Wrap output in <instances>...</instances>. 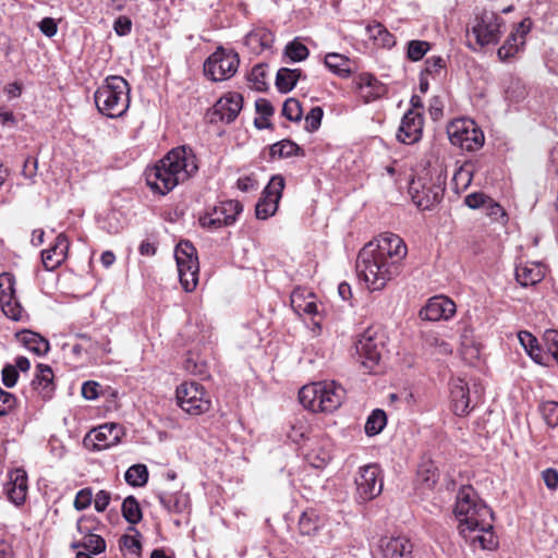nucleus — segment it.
I'll return each mask as SVG.
<instances>
[{
    "label": "nucleus",
    "mask_w": 558,
    "mask_h": 558,
    "mask_svg": "<svg viewBox=\"0 0 558 558\" xmlns=\"http://www.w3.org/2000/svg\"><path fill=\"white\" fill-rule=\"evenodd\" d=\"M407 254L404 241L398 234L385 232L360 251L356 270L368 289L381 290L399 274L401 262Z\"/></svg>",
    "instance_id": "1"
},
{
    "label": "nucleus",
    "mask_w": 558,
    "mask_h": 558,
    "mask_svg": "<svg viewBox=\"0 0 558 558\" xmlns=\"http://www.w3.org/2000/svg\"><path fill=\"white\" fill-rule=\"evenodd\" d=\"M462 537L474 548L494 550L498 539L494 533V512L470 486H462L456 497L453 510Z\"/></svg>",
    "instance_id": "2"
},
{
    "label": "nucleus",
    "mask_w": 558,
    "mask_h": 558,
    "mask_svg": "<svg viewBox=\"0 0 558 558\" xmlns=\"http://www.w3.org/2000/svg\"><path fill=\"white\" fill-rule=\"evenodd\" d=\"M197 170V160L192 148L175 147L154 167L146 170V183L154 192L166 195L177 185L189 180Z\"/></svg>",
    "instance_id": "3"
},
{
    "label": "nucleus",
    "mask_w": 558,
    "mask_h": 558,
    "mask_svg": "<svg viewBox=\"0 0 558 558\" xmlns=\"http://www.w3.org/2000/svg\"><path fill=\"white\" fill-rule=\"evenodd\" d=\"M131 87L125 78L111 75L104 80L94 94L98 111L110 119L123 117L130 107Z\"/></svg>",
    "instance_id": "4"
},
{
    "label": "nucleus",
    "mask_w": 558,
    "mask_h": 558,
    "mask_svg": "<svg viewBox=\"0 0 558 558\" xmlns=\"http://www.w3.org/2000/svg\"><path fill=\"white\" fill-rule=\"evenodd\" d=\"M344 398V388L336 381L312 383L299 391L300 403L314 413H332L341 407Z\"/></svg>",
    "instance_id": "5"
},
{
    "label": "nucleus",
    "mask_w": 558,
    "mask_h": 558,
    "mask_svg": "<svg viewBox=\"0 0 558 558\" xmlns=\"http://www.w3.org/2000/svg\"><path fill=\"white\" fill-rule=\"evenodd\" d=\"M385 350V336L376 327L365 329L355 341V351L365 372L373 373Z\"/></svg>",
    "instance_id": "6"
},
{
    "label": "nucleus",
    "mask_w": 558,
    "mask_h": 558,
    "mask_svg": "<svg viewBox=\"0 0 558 558\" xmlns=\"http://www.w3.org/2000/svg\"><path fill=\"white\" fill-rule=\"evenodd\" d=\"M174 258L182 288L186 292L194 291L198 283L199 272L196 248L190 241H181L175 246Z\"/></svg>",
    "instance_id": "7"
},
{
    "label": "nucleus",
    "mask_w": 558,
    "mask_h": 558,
    "mask_svg": "<svg viewBox=\"0 0 558 558\" xmlns=\"http://www.w3.org/2000/svg\"><path fill=\"white\" fill-rule=\"evenodd\" d=\"M448 137L453 146L466 151L478 150L485 142L481 128L471 119H456L447 128Z\"/></svg>",
    "instance_id": "8"
},
{
    "label": "nucleus",
    "mask_w": 558,
    "mask_h": 558,
    "mask_svg": "<svg viewBox=\"0 0 558 558\" xmlns=\"http://www.w3.org/2000/svg\"><path fill=\"white\" fill-rule=\"evenodd\" d=\"M179 407L190 415L209 411L211 401L204 387L196 381L182 383L175 390Z\"/></svg>",
    "instance_id": "9"
},
{
    "label": "nucleus",
    "mask_w": 558,
    "mask_h": 558,
    "mask_svg": "<svg viewBox=\"0 0 558 558\" xmlns=\"http://www.w3.org/2000/svg\"><path fill=\"white\" fill-rule=\"evenodd\" d=\"M502 20L493 11L483 10L475 14L468 32L474 36L476 45H495L500 39Z\"/></svg>",
    "instance_id": "10"
},
{
    "label": "nucleus",
    "mask_w": 558,
    "mask_h": 558,
    "mask_svg": "<svg viewBox=\"0 0 558 558\" xmlns=\"http://www.w3.org/2000/svg\"><path fill=\"white\" fill-rule=\"evenodd\" d=\"M239 54L233 50L219 47L204 63V72L215 82L232 77L239 68Z\"/></svg>",
    "instance_id": "11"
},
{
    "label": "nucleus",
    "mask_w": 558,
    "mask_h": 558,
    "mask_svg": "<svg viewBox=\"0 0 558 558\" xmlns=\"http://www.w3.org/2000/svg\"><path fill=\"white\" fill-rule=\"evenodd\" d=\"M381 469L378 464L372 463L359 469L355 476V499L359 504H365L375 499L383 490Z\"/></svg>",
    "instance_id": "12"
},
{
    "label": "nucleus",
    "mask_w": 558,
    "mask_h": 558,
    "mask_svg": "<svg viewBox=\"0 0 558 558\" xmlns=\"http://www.w3.org/2000/svg\"><path fill=\"white\" fill-rule=\"evenodd\" d=\"M243 206L238 201H226L215 206L211 211H208L199 217V223L203 228L216 230L226 226H231L235 222L236 217L242 213Z\"/></svg>",
    "instance_id": "13"
},
{
    "label": "nucleus",
    "mask_w": 558,
    "mask_h": 558,
    "mask_svg": "<svg viewBox=\"0 0 558 558\" xmlns=\"http://www.w3.org/2000/svg\"><path fill=\"white\" fill-rule=\"evenodd\" d=\"M283 189V177L274 175L264 189L262 197L255 206V216L257 219L265 220L276 214Z\"/></svg>",
    "instance_id": "14"
},
{
    "label": "nucleus",
    "mask_w": 558,
    "mask_h": 558,
    "mask_svg": "<svg viewBox=\"0 0 558 558\" xmlns=\"http://www.w3.org/2000/svg\"><path fill=\"white\" fill-rule=\"evenodd\" d=\"M123 436V428L119 424L109 423L100 425L99 427L89 432L84 444L93 450H105L120 442Z\"/></svg>",
    "instance_id": "15"
},
{
    "label": "nucleus",
    "mask_w": 558,
    "mask_h": 558,
    "mask_svg": "<svg viewBox=\"0 0 558 558\" xmlns=\"http://www.w3.org/2000/svg\"><path fill=\"white\" fill-rule=\"evenodd\" d=\"M243 106V97L239 93H228L222 96L213 107V117L227 124L233 122L239 116ZM211 121L217 119L211 118Z\"/></svg>",
    "instance_id": "16"
},
{
    "label": "nucleus",
    "mask_w": 558,
    "mask_h": 558,
    "mask_svg": "<svg viewBox=\"0 0 558 558\" xmlns=\"http://www.w3.org/2000/svg\"><path fill=\"white\" fill-rule=\"evenodd\" d=\"M422 131V113L420 111L409 109L401 120V124L397 133V138L403 144H414L421 140Z\"/></svg>",
    "instance_id": "17"
},
{
    "label": "nucleus",
    "mask_w": 558,
    "mask_h": 558,
    "mask_svg": "<svg viewBox=\"0 0 558 558\" xmlns=\"http://www.w3.org/2000/svg\"><path fill=\"white\" fill-rule=\"evenodd\" d=\"M456 313V304L445 295H436L428 300L427 304L420 311L422 319L438 322L449 319Z\"/></svg>",
    "instance_id": "18"
},
{
    "label": "nucleus",
    "mask_w": 558,
    "mask_h": 558,
    "mask_svg": "<svg viewBox=\"0 0 558 558\" xmlns=\"http://www.w3.org/2000/svg\"><path fill=\"white\" fill-rule=\"evenodd\" d=\"M450 396L453 412L459 416H464L473 409L470 387L462 378H453L450 381Z\"/></svg>",
    "instance_id": "19"
},
{
    "label": "nucleus",
    "mask_w": 558,
    "mask_h": 558,
    "mask_svg": "<svg viewBox=\"0 0 558 558\" xmlns=\"http://www.w3.org/2000/svg\"><path fill=\"white\" fill-rule=\"evenodd\" d=\"M69 247L70 242L66 235L64 233L58 234L54 244L41 253L44 267L47 270H53L59 267L65 260Z\"/></svg>",
    "instance_id": "20"
},
{
    "label": "nucleus",
    "mask_w": 558,
    "mask_h": 558,
    "mask_svg": "<svg viewBox=\"0 0 558 558\" xmlns=\"http://www.w3.org/2000/svg\"><path fill=\"white\" fill-rule=\"evenodd\" d=\"M28 485L27 474L22 469H15L9 473V482L5 485L8 498L14 505H22L26 499Z\"/></svg>",
    "instance_id": "21"
},
{
    "label": "nucleus",
    "mask_w": 558,
    "mask_h": 558,
    "mask_svg": "<svg viewBox=\"0 0 558 558\" xmlns=\"http://www.w3.org/2000/svg\"><path fill=\"white\" fill-rule=\"evenodd\" d=\"M545 275L546 268L542 263L525 262L515 267V279L524 288L539 283Z\"/></svg>",
    "instance_id": "22"
},
{
    "label": "nucleus",
    "mask_w": 558,
    "mask_h": 558,
    "mask_svg": "<svg viewBox=\"0 0 558 558\" xmlns=\"http://www.w3.org/2000/svg\"><path fill=\"white\" fill-rule=\"evenodd\" d=\"M384 558H412V543L404 536L384 537L380 541Z\"/></svg>",
    "instance_id": "23"
},
{
    "label": "nucleus",
    "mask_w": 558,
    "mask_h": 558,
    "mask_svg": "<svg viewBox=\"0 0 558 558\" xmlns=\"http://www.w3.org/2000/svg\"><path fill=\"white\" fill-rule=\"evenodd\" d=\"M53 378L54 375L49 365L41 363L37 364L36 375L32 380V386L44 400L51 399L54 393L56 385L53 383Z\"/></svg>",
    "instance_id": "24"
},
{
    "label": "nucleus",
    "mask_w": 558,
    "mask_h": 558,
    "mask_svg": "<svg viewBox=\"0 0 558 558\" xmlns=\"http://www.w3.org/2000/svg\"><path fill=\"white\" fill-rule=\"evenodd\" d=\"M275 40L274 34L264 27L252 29L244 39L245 46L255 54L270 49Z\"/></svg>",
    "instance_id": "25"
},
{
    "label": "nucleus",
    "mask_w": 558,
    "mask_h": 558,
    "mask_svg": "<svg viewBox=\"0 0 558 558\" xmlns=\"http://www.w3.org/2000/svg\"><path fill=\"white\" fill-rule=\"evenodd\" d=\"M518 339L524 351L535 363L548 365V356L535 336L530 331L521 330L518 332Z\"/></svg>",
    "instance_id": "26"
},
{
    "label": "nucleus",
    "mask_w": 558,
    "mask_h": 558,
    "mask_svg": "<svg viewBox=\"0 0 558 558\" xmlns=\"http://www.w3.org/2000/svg\"><path fill=\"white\" fill-rule=\"evenodd\" d=\"M290 302L293 311L299 315H316L318 313L313 293L304 289H294L291 293Z\"/></svg>",
    "instance_id": "27"
},
{
    "label": "nucleus",
    "mask_w": 558,
    "mask_h": 558,
    "mask_svg": "<svg viewBox=\"0 0 558 558\" xmlns=\"http://www.w3.org/2000/svg\"><path fill=\"white\" fill-rule=\"evenodd\" d=\"M324 63L327 69L340 77L347 78L353 73L351 60L344 54L337 52L327 53Z\"/></svg>",
    "instance_id": "28"
},
{
    "label": "nucleus",
    "mask_w": 558,
    "mask_h": 558,
    "mask_svg": "<svg viewBox=\"0 0 558 558\" xmlns=\"http://www.w3.org/2000/svg\"><path fill=\"white\" fill-rule=\"evenodd\" d=\"M368 38L378 47L391 48L396 45L395 36L381 24L374 22L366 26Z\"/></svg>",
    "instance_id": "29"
},
{
    "label": "nucleus",
    "mask_w": 558,
    "mask_h": 558,
    "mask_svg": "<svg viewBox=\"0 0 558 558\" xmlns=\"http://www.w3.org/2000/svg\"><path fill=\"white\" fill-rule=\"evenodd\" d=\"M360 88L365 102L374 101L380 98L385 93V86L371 74L361 76Z\"/></svg>",
    "instance_id": "30"
},
{
    "label": "nucleus",
    "mask_w": 558,
    "mask_h": 558,
    "mask_svg": "<svg viewBox=\"0 0 558 558\" xmlns=\"http://www.w3.org/2000/svg\"><path fill=\"white\" fill-rule=\"evenodd\" d=\"M17 337L20 338L21 342L25 345L26 349L36 353L37 355H44L50 349L47 339L31 330H23L21 333L17 335Z\"/></svg>",
    "instance_id": "31"
},
{
    "label": "nucleus",
    "mask_w": 558,
    "mask_h": 558,
    "mask_svg": "<svg viewBox=\"0 0 558 558\" xmlns=\"http://www.w3.org/2000/svg\"><path fill=\"white\" fill-rule=\"evenodd\" d=\"M302 77L300 69L281 68L276 75V87L282 94L291 92Z\"/></svg>",
    "instance_id": "32"
},
{
    "label": "nucleus",
    "mask_w": 558,
    "mask_h": 558,
    "mask_svg": "<svg viewBox=\"0 0 558 558\" xmlns=\"http://www.w3.org/2000/svg\"><path fill=\"white\" fill-rule=\"evenodd\" d=\"M106 541L98 534L88 535V537H81V539L73 542L71 548H83L92 555H99L106 550Z\"/></svg>",
    "instance_id": "33"
},
{
    "label": "nucleus",
    "mask_w": 558,
    "mask_h": 558,
    "mask_svg": "<svg viewBox=\"0 0 558 558\" xmlns=\"http://www.w3.org/2000/svg\"><path fill=\"white\" fill-rule=\"evenodd\" d=\"M159 502L162 507L169 511L174 513L183 512L187 507V497L183 494H170V493H160L158 495Z\"/></svg>",
    "instance_id": "34"
},
{
    "label": "nucleus",
    "mask_w": 558,
    "mask_h": 558,
    "mask_svg": "<svg viewBox=\"0 0 558 558\" xmlns=\"http://www.w3.org/2000/svg\"><path fill=\"white\" fill-rule=\"evenodd\" d=\"M314 441L308 445V448H306L305 458L312 466L320 469L329 462L331 458L330 452L319 444H316V447H314Z\"/></svg>",
    "instance_id": "35"
},
{
    "label": "nucleus",
    "mask_w": 558,
    "mask_h": 558,
    "mask_svg": "<svg viewBox=\"0 0 558 558\" xmlns=\"http://www.w3.org/2000/svg\"><path fill=\"white\" fill-rule=\"evenodd\" d=\"M271 157L288 158L292 156H303V149L290 140H282L270 146Z\"/></svg>",
    "instance_id": "36"
},
{
    "label": "nucleus",
    "mask_w": 558,
    "mask_h": 558,
    "mask_svg": "<svg viewBox=\"0 0 558 558\" xmlns=\"http://www.w3.org/2000/svg\"><path fill=\"white\" fill-rule=\"evenodd\" d=\"M524 34L525 31L522 34L512 33L509 35L505 44L497 51L500 60H507L519 51L520 46L524 45Z\"/></svg>",
    "instance_id": "37"
},
{
    "label": "nucleus",
    "mask_w": 558,
    "mask_h": 558,
    "mask_svg": "<svg viewBox=\"0 0 558 558\" xmlns=\"http://www.w3.org/2000/svg\"><path fill=\"white\" fill-rule=\"evenodd\" d=\"M299 530L303 535H313L319 527V518L314 509L305 510L299 519Z\"/></svg>",
    "instance_id": "38"
},
{
    "label": "nucleus",
    "mask_w": 558,
    "mask_h": 558,
    "mask_svg": "<svg viewBox=\"0 0 558 558\" xmlns=\"http://www.w3.org/2000/svg\"><path fill=\"white\" fill-rule=\"evenodd\" d=\"M387 424V415L385 411L380 409L374 410L365 423V433L368 436L378 435Z\"/></svg>",
    "instance_id": "39"
},
{
    "label": "nucleus",
    "mask_w": 558,
    "mask_h": 558,
    "mask_svg": "<svg viewBox=\"0 0 558 558\" xmlns=\"http://www.w3.org/2000/svg\"><path fill=\"white\" fill-rule=\"evenodd\" d=\"M126 483L134 487L144 486L148 481V470L145 464L130 466L124 475Z\"/></svg>",
    "instance_id": "40"
},
{
    "label": "nucleus",
    "mask_w": 558,
    "mask_h": 558,
    "mask_svg": "<svg viewBox=\"0 0 558 558\" xmlns=\"http://www.w3.org/2000/svg\"><path fill=\"white\" fill-rule=\"evenodd\" d=\"M129 531L134 532V535L121 536L119 541L120 547L138 558L142 553L141 533L134 526H130Z\"/></svg>",
    "instance_id": "41"
},
{
    "label": "nucleus",
    "mask_w": 558,
    "mask_h": 558,
    "mask_svg": "<svg viewBox=\"0 0 558 558\" xmlns=\"http://www.w3.org/2000/svg\"><path fill=\"white\" fill-rule=\"evenodd\" d=\"M122 515L129 523L133 525L142 520V510L135 497L129 496L123 500Z\"/></svg>",
    "instance_id": "42"
},
{
    "label": "nucleus",
    "mask_w": 558,
    "mask_h": 558,
    "mask_svg": "<svg viewBox=\"0 0 558 558\" xmlns=\"http://www.w3.org/2000/svg\"><path fill=\"white\" fill-rule=\"evenodd\" d=\"M0 305L3 314L12 320L20 322L26 316L25 311L16 296L11 298V300L8 301L5 300L0 302Z\"/></svg>",
    "instance_id": "43"
},
{
    "label": "nucleus",
    "mask_w": 558,
    "mask_h": 558,
    "mask_svg": "<svg viewBox=\"0 0 558 558\" xmlns=\"http://www.w3.org/2000/svg\"><path fill=\"white\" fill-rule=\"evenodd\" d=\"M424 343L434 354L448 355L452 352L451 345L434 333L426 335Z\"/></svg>",
    "instance_id": "44"
},
{
    "label": "nucleus",
    "mask_w": 558,
    "mask_h": 558,
    "mask_svg": "<svg viewBox=\"0 0 558 558\" xmlns=\"http://www.w3.org/2000/svg\"><path fill=\"white\" fill-rule=\"evenodd\" d=\"M15 296V278L10 272L0 275V302Z\"/></svg>",
    "instance_id": "45"
},
{
    "label": "nucleus",
    "mask_w": 558,
    "mask_h": 558,
    "mask_svg": "<svg viewBox=\"0 0 558 558\" xmlns=\"http://www.w3.org/2000/svg\"><path fill=\"white\" fill-rule=\"evenodd\" d=\"M543 343L548 359L553 357L555 361L558 360V330H545L543 333Z\"/></svg>",
    "instance_id": "46"
},
{
    "label": "nucleus",
    "mask_w": 558,
    "mask_h": 558,
    "mask_svg": "<svg viewBox=\"0 0 558 558\" xmlns=\"http://www.w3.org/2000/svg\"><path fill=\"white\" fill-rule=\"evenodd\" d=\"M430 49V45L425 40H410L408 43L407 56L411 61H420Z\"/></svg>",
    "instance_id": "47"
},
{
    "label": "nucleus",
    "mask_w": 558,
    "mask_h": 558,
    "mask_svg": "<svg viewBox=\"0 0 558 558\" xmlns=\"http://www.w3.org/2000/svg\"><path fill=\"white\" fill-rule=\"evenodd\" d=\"M99 520L94 515H82L76 523L77 532L82 537L95 534L94 531L98 529Z\"/></svg>",
    "instance_id": "48"
},
{
    "label": "nucleus",
    "mask_w": 558,
    "mask_h": 558,
    "mask_svg": "<svg viewBox=\"0 0 558 558\" xmlns=\"http://www.w3.org/2000/svg\"><path fill=\"white\" fill-rule=\"evenodd\" d=\"M303 111L301 107V102L295 98H288L283 102L282 107V116L286 117L290 121H300L302 118Z\"/></svg>",
    "instance_id": "49"
},
{
    "label": "nucleus",
    "mask_w": 558,
    "mask_h": 558,
    "mask_svg": "<svg viewBox=\"0 0 558 558\" xmlns=\"http://www.w3.org/2000/svg\"><path fill=\"white\" fill-rule=\"evenodd\" d=\"M308 48L296 40H293L286 46V54L294 62L305 60L308 57Z\"/></svg>",
    "instance_id": "50"
},
{
    "label": "nucleus",
    "mask_w": 558,
    "mask_h": 558,
    "mask_svg": "<svg viewBox=\"0 0 558 558\" xmlns=\"http://www.w3.org/2000/svg\"><path fill=\"white\" fill-rule=\"evenodd\" d=\"M446 69V60L440 56H432L425 60V68L422 75L428 74L432 76L440 75Z\"/></svg>",
    "instance_id": "51"
},
{
    "label": "nucleus",
    "mask_w": 558,
    "mask_h": 558,
    "mask_svg": "<svg viewBox=\"0 0 558 558\" xmlns=\"http://www.w3.org/2000/svg\"><path fill=\"white\" fill-rule=\"evenodd\" d=\"M541 411L549 427H556L558 425V402L546 401L542 404Z\"/></svg>",
    "instance_id": "52"
},
{
    "label": "nucleus",
    "mask_w": 558,
    "mask_h": 558,
    "mask_svg": "<svg viewBox=\"0 0 558 558\" xmlns=\"http://www.w3.org/2000/svg\"><path fill=\"white\" fill-rule=\"evenodd\" d=\"M266 69L263 64L254 65L250 75L248 81L252 83L253 87L258 90L263 92L266 89Z\"/></svg>",
    "instance_id": "53"
},
{
    "label": "nucleus",
    "mask_w": 558,
    "mask_h": 558,
    "mask_svg": "<svg viewBox=\"0 0 558 558\" xmlns=\"http://www.w3.org/2000/svg\"><path fill=\"white\" fill-rule=\"evenodd\" d=\"M324 111L320 107H314L305 117V130L314 132L319 129Z\"/></svg>",
    "instance_id": "54"
},
{
    "label": "nucleus",
    "mask_w": 558,
    "mask_h": 558,
    "mask_svg": "<svg viewBox=\"0 0 558 558\" xmlns=\"http://www.w3.org/2000/svg\"><path fill=\"white\" fill-rule=\"evenodd\" d=\"M16 405V398L0 387V416L8 415Z\"/></svg>",
    "instance_id": "55"
},
{
    "label": "nucleus",
    "mask_w": 558,
    "mask_h": 558,
    "mask_svg": "<svg viewBox=\"0 0 558 558\" xmlns=\"http://www.w3.org/2000/svg\"><path fill=\"white\" fill-rule=\"evenodd\" d=\"M93 501V490L89 487L83 488L76 493L74 508L78 511L87 509Z\"/></svg>",
    "instance_id": "56"
},
{
    "label": "nucleus",
    "mask_w": 558,
    "mask_h": 558,
    "mask_svg": "<svg viewBox=\"0 0 558 558\" xmlns=\"http://www.w3.org/2000/svg\"><path fill=\"white\" fill-rule=\"evenodd\" d=\"M441 197L442 195H438L437 193L434 195H412L414 204L422 210L430 209Z\"/></svg>",
    "instance_id": "57"
},
{
    "label": "nucleus",
    "mask_w": 558,
    "mask_h": 558,
    "mask_svg": "<svg viewBox=\"0 0 558 558\" xmlns=\"http://www.w3.org/2000/svg\"><path fill=\"white\" fill-rule=\"evenodd\" d=\"M487 202H489V196L482 192L471 193L464 198V204L471 209L484 208Z\"/></svg>",
    "instance_id": "58"
},
{
    "label": "nucleus",
    "mask_w": 558,
    "mask_h": 558,
    "mask_svg": "<svg viewBox=\"0 0 558 558\" xmlns=\"http://www.w3.org/2000/svg\"><path fill=\"white\" fill-rule=\"evenodd\" d=\"M19 378V372L16 371V367L7 364L2 369V383L5 387L12 388L15 386Z\"/></svg>",
    "instance_id": "59"
},
{
    "label": "nucleus",
    "mask_w": 558,
    "mask_h": 558,
    "mask_svg": "<svg viewBox=\"0 0 558 558\" xmlns=\"http://www.w3.org/2000/svg\"><path fill=\"white\" fill-rule=\"evenodd\" d=\"M113 29L119 36L129 35L132 29L131 19L125 15L119 16L113 23Z\"/></svg>",
    "instance_id": "60"
},
{
    "label": "nucleus",
    "mask_w": 558,
    "mask_h": 558,
    "mask_svg": "<svg viewBox=\"0 0 558 558\" xmlns=\"http://www.w3.org/2000/svg\"><path fill=\"white\" fill-rule=\"evenodd\" d=\"M255 108L258 117H262L263 120L269 119L275 112L270 101L265 98L257 99L255 101Z\"/></svg>",
    "instance_id": "61"
},
{
    "label": "nucleus",
    "mask_w": 558,
    "mask_h": 558,
    "mask_svg": "<svg viewBox=\"0 0 558 558\" xmlns=\"http://www.w3.org/2000/svg\"><path fill=\"white\" fill-rule=\"evenodd\" d=\"M37 166H38V163H37V159L36 158L28 157L24 161L23 169H22V174L24 175V178L29 180L31 183L35 182L34 179H35L36 173H37Z\"/></svg>",
    "instance_id": "62"
},
{
    "label": "nucleus",
    "mask_w": 558,
    "mask_h": 558,
    "mask_svg": "<svg viewBox=\"0 0 558 558\" xmlns=\"http://www.w3.org/2000/svg\"><path fill=\"white\" fill-rule=\"evenodd\" d=\"M111 500V494L107 490H99L94 498V506L97 512H104Z\"/></svg>",
    "instance_id": "63"
},
{
    "label": "nucleus",
    "mask_w": 558,
    "mask_h": 558,
    "mask_svg": "<svg viewBox=\"0 0 558 558\" xmlns=\"http://www.w3.org/2000/svg\"><path fill=\"white\" fill-rule=\"evenodd\" d=\"M542 478L546 487L555 490L558 487V472L555 469L548 468L542 472Z\"/></svg>",
    "instance_id": "64"
}]
</instances>
